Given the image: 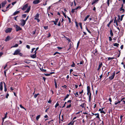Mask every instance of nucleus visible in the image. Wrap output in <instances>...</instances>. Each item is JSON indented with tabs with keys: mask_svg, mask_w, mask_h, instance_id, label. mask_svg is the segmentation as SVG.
<instances>
[{
	"mask_svg": "<svg viewBox=\"0 0 125 125\" xmlns=\"http://www.w3.org/2000/svg\"><path fill=\"white\" fill-rule=\"evenodd\" d=\"M12 30V28H7L5 31V32L6 33L10 32Z\"/></svg>",
	"mask_w": 125,
	"mask_h": 125,
	"instance_id": "39448f33",
	"label": "nucleus"
},
{
	"mask_svg": "<svg viewBox=\"0 0 125 125\" xmlns=\"http://www.w3.org/2000/svg\"><path fill=\"white\" fill-rule=\"evenodd\" d=\"M35 49V48H33L31 49V53H32L33 51Z\"/></svg>",
	"mask_w": 125,
	"mask_h": 125,
	"instance_id": "680f3d73",
	"label": "nucleus"
},
{
	"mask_svg": "<svg viewBox=\"0 0 125 125\" xmlns=\"http://www.w3.org/2000/svg\"><path fill=\"white\" fill-rule=\"evenodd\" d=\"M87 95L89 96V101H90L91 99V92L90 91H89V92L88 91H87Z\"/></svg>",
	"mask_w": 125,
	"mask_h": 125,
	"instance_id": "423d86ee",
	"label": "nucleus"
},
{
	"mask_svg": "<svg viewBox=\"0 0 125 125\" xmlns=\"http://www.w3.org/2000/svg\"><path fill=\"white\" fill-rule=\"evenodd\" d=\"M110 34L111 36H113V33L112 30L111 29L110 30Z\"/></svg>",
	"mask_w": 125,
	"mask_h": 125,
	"instance_id": "72a5a7b5",
	"label": "nucleus"
},
{
	"mask_svg": "<svg viewBox=\"0 0 125 125\" xmlns=\"http://www.w3.org/2000/svg\"><path fill=\"white\" fill-rule=\"evenodd\" d=\"M99 0H93V1L92 3V5H93L95 3L98 2Z\"/></svg>",
	"mask_w": 125,
	"mask_h": 125,
	"instance_id": "f3484780",
	"label": "nucleus"
},
{
	"mask_svg": "<svg viewBox=\"0 0 125 125\" xmlns=\"http://www.w3.org/2000/svg\"><path fill=\"white\" fill-rule=\"evenodd\" d=\"M7 113L6 112V114L5 115L4 117L3 118V122L4 121V119L6 118H7Z\"/></svg>",
	"mask_w": 125,
	"mask_h": 125,
	"instance_id": "2f4dec72",
	"label": "nucleus"
},
{
	"mask_svg": "<svg viewBox=\"0 0 125 125\" xmlns=\"http://www.w3.org/2000/svg\"><path fill=\"white\" fill-rule=\"evenodd\" d=\"M109 41H112V37H109Z\"/></svg>",
	"mask_w": 125,
	"mask_h": 125,
	"instance_id": "338daca9",
	"label": "nucleus"
},
{
	"mask_svg": "<svg viewBox=\"0 0 125 125\" xmlns=\"http://www.w3.org/2000/svg\"><path fill=\"white\" fill-rule=\"evenodd\" d=\"M103 65V64L102 62H99V64L98 66V67L99 68H101V67Z\"/></svg>",
	"mask_w": 125,
	"mask_h": 125,
	"instance_id": "473e14b6",
	"label": "nucleus"
},
{
	"mask_svg": "<svg viewBox=\"0 0 125 125\" xmlns=\"http://www.w3.org/2000/svg\"><path fill=\"white\" fill-rule=\"evenodd\" d=\"M67 18L69 20V23H71V18H69V17H68V16H67Z\"/></svg>",
	"mask_w": 125,
	"mask_h": 125,
	"instance_id": "79ce46f5",
	"label": "nucleus"
},
{
	"mask_svg": "<svg viewBox=\"0 0 125 125\" xmlns=\"http://www.w3.org/2000/svg\"><path fill=\"white\" fill-rule=\"evenodd\" d=\"M40 69L42 71L44 72H46V70L43 69V68H41Z\"/></svg>",
	"mask_w": 125,
	"mask_h": 125,
	"instance_id": "58836bf2",
	"label": "nucleus"
},
{
	"mask_svg": "<svg viewBox=\"0 0 125 125\" xmlns=\"http://www.w3.org/2000/svg\"><path fill=\"white\" fill-rule=\"evenodd\" d=\"M73 73H73V75L74 76H78V74L77 73H75L74 72H73Z\"/></svg>",
	"mask_w": 125,
	"mask_h": 125,
	"instance_id": "c85d7f7f",
	"label": "nucleus"
},
{
	"mask_svg": "<svg viewBox=\"0 0 125 125\" xmlns=\"http://www.w3.org/2000/svg\"><path fill=\"white\" fill-rule=\"evenodd\" d=\"M86 117L87 118H91V116L90 115H87Z\"/></svg>",
	"mask_w": 125,
	"mask_h": 125,
	"instance_id": "e433bc0d",
	"label": "nucleus"
},
{
	"mask_svg": "<svg viewBox=\"0 0 125 125\" xmlns=\"http://www.w3.org/2000/svg\"><path fill=\"white\" fill-rule=\"evenodd\" d=\"M90 125H95V122H93L91 123Z\"/></svg>",
	"mask_w": 125,
	"mask_h": 125,
	"instance_id": "774afa93",
	"label": "nucleus"
},
{
	"mask_svg": "<svg viewBox=\"0 0 125 125\" xmlns=\"http://www.w3.org/2000/svg\"><path fill=\"white\" fill-rule=\"evenodd\" d=\"M13 26L16 28V31L17 32L22 30V28L17 25L14 24Z\"/></svg>",
	"mask_w": 125,
	"mask_h": 125,
	"instance_id": "f03ea898",
	"label": "nucleus"
},
{
	"mask_svg": "<svg viewBox=\"0 0 125 125\" xmlns=\"http://www.w3.org/2000/svg\"><path fill=\"white\" fill-rule=\"evenodd\" d=\"M112 75L110 77H109V78L110 80H111L113 79L115 75V72L113 73L112 74Z\"/></svg>",
	"mask_w": 125,
	"mask_h": 125,
	"instance_id": "0eeeda50",
	"label": "nucleus"
},
{
	"mask_svg": "<svg viewBox=\"0 0 125 125\" xmlns=\"http://www.w3.org/2000/svg\"><path fill=\"white\" fill-rule=\"evenodd\" d=\"M7 2L6 0L3 1L1 3L2 7H4L5 5L7 3Z\"/></svg>",
	"mask_w": 125,
	"mask_h": 125,
	"instance_id": "9b49d317",
	"label": "nucleus"
},
{
	"mask_svg": "<svg viewBox=\"0 0 125 125\" xmlns=\"http://www.w3.org/2000/svg\"><path fill=\"white\" fill-rule=\"evenodd\" d=\"M81 8V7L80 6H79L77 7L76 8H75V10H76L77 9H78L79 8L80 9Z\"/></svg>",
	"mask_w": 125,
	"mask_h": 125,
	"instance_id": "0e129e2a",
	"label": "nucleus"
},
{
	"mask_svg": "<svg viewBox=\"0 0 125 125\" xmlns=\"http://www.w3.org/2000/svg\"><path fill=\"white\" fill-rule=\"evenodd\" d=\"M5 125H12V123L9 121H7L4 123Z\"/></svg>",
	"mask_w": 125,
	"mask_h": 125,
	"instance_id": "20e7f679",
	"label": "nucleus"
},
{
	"mask_svg": "<svg viewBox=\"0 0 125 125\" xmlns=\"http://www.w3.org/2000/svg\"><path fill=\"white\" fill-rule=\"evenodd\" d=\"M21 26H24L26 23V21L25 20L22 19L21 20Z\"/></svg>",
	"mask_w": 125,
	"mask_h": 125,
	"instance_id": "6e6552de",
	"label": "nucleus"
},
{
	"mask_svg": "<svg viewBox=\"0 0 125 125\" xmlns=\"http://www.w3.org/2000/svg\"><path fill=\"white\" fill-rule=\"evenodd\" d=\"M79 26H80L81 29H82V23L81 22H79Z\"/></svg>",
	"mask_w": 125,
	"mask_h": 125,
	"instance_id": "4c0bfd02",
	"label": "nucleus"
},
{
	"mask_svg": "<svg viewBox=\"0 0 125 125\" xmlns=\"http://www.w3.org/2000/svg\"><path fill=\"white\" fill-rule=\"evenodd\" d=\"M35 20H36L37 21V22H39L40 21V20L38 18L37 19V18L35 19Z\"/></svg>",
	"mask_w": 125,
	"mask_h": 125,
	"instance_id": "052dcab7",
	"label": "nucleus"
},
{
	"mask_svg": "<svg viewBox=\"0 0 125 125\" xmlns=\"http://www.w3.org/2000/svg\"><path fill=\"white\" fill-rule=\"evenodd\" d=\"M26 47L28 49H29L30 48V46L28 45H27L26 46Z\"/></svg>",
	"mask_w": 125,
	"mask_h": 125,
	"instance_id": "13d9d810",
	"label": "nucleus"
},
{
	"mask_svg": "<svg viewBox=\"0 0 125 125\" xmlns=\"http://www.w3.org/2000/svg\"><path fill=\"white\" fill-rule=\"evenodd\" d=\"M18 54L21 56H22L23 55L20 52H19Z\"/></svg>",
	"mask_w": 125,
	"mask_h": 125,
	"instance_id": "5fc2aeb1",
	"label": "nucleus"
},
{
	"mask_svg": "<svg viewBox=\"0 0 125 125\" xmlns=\"http://www.w3.org/2000/svg\"><path fill=\"white\" fill-rule=\"evenodd\" d=\"M75 24H76V27H78V23L76 21H75Z\"/></svg>",
	"mask_w": 125,
	"mask_h": 125,
	"instance_id": "e2e57ef3",
	"label": "nucleus"
},
{
	"mask_svg": "<svg viewBox=\"0 0 125 125\" xmlns=\"http://www.w3.org/2000/svg\"><path fill=\"white\" fill-rule=\"evenodd\" d=\"M59 20V19L58 18L55 19V21H52L51 22H53L54 23V24L55 25H56L57 24V23L58 22Z\"/></svg>",
	"mask_w": 125,
	"mask_h": 125,
	"instance_id": "9d476101",
	"label": "nucleus"
},
{
	"mask_svg": "<svg viewBox=\"0 0 125 125\" xmlns=\"http://www.w3.org/2000/svg\"><path fill=\"white\" fill-rule=\"evenodd\" d=\"M24 62L26 63L27 64H29L30 63V60L28 59H25V60Z\"/></svg>",
	"mask_w": 125,
	"mask_h": 125,
	"instance_id": "4468645a",
	"label": "nucleus"
},
{
	"mask_svg": "<svg viewBox=\"0 0 125 125\" xmlns=\"http://www.w3.org/2000/svg\"><path fill=\"white\" fill-rule=\"evenodd\" d=\"M26 14H22V17L23 18H25L26 17Z\"/></svg>",
	"mask_w": 125,
	"mask_h": 125,
	"instance_id": "8fccbe9b",
	"label": "nucleus"
},
{
	"mask_svg": "<svg viewBox=\"0 0 125 125\" xmlns=\"http://www.w3.org/2000/svg\"><path fill=\"white\" fill-rule=\"evenodd\" d=\"M113 21L112 20H111L109 22V23L107 24V26L108 27H109L110 26V24L111 23L113 22Z\"/></svg>",
	"mask_w": 125,
	"mask_h": 125,
	"instance_id": "7c9ffc66",
	"label": "nucleus"
},
{
	"mask_svg": "<svg viewBox=\"0 0 125 125\" xmlns=\"http://www.w3.org/2000/svg\"><path fill=\"white\" fill-rule=\"evenodd\" d=\"M125 4V3H124L123 2L121 4V7H120V8H123V7L124 6V5Z\"/></svg>",
	"mask_w": 125,
	"mask_h": 125,
	"instance_id": "49530a36",
	"label": "nucleus"
},
{
	"mask_svg": "<svg viewBox=\"0 0 125 125\" xmlns=\"http://www.w3.org/2000/svg\"><path fill=\"white\" fill-rule=\"evenodd\" d=\"M110 0H107V4L108 5V6H109L110 3H109V1Z\"/></svg>",
	"mask_w": 125,
	"mask_h": 125,
	"instance_id": "de8ad7c7",
	"label": "nucleus"
},
{
	"mask_svg": "<svg viewBox=\"0 0 125 125\" xmlns=\"http://www.w3.org/2000/svg\"><path fill=\"white\" fill-rule=\"evenodd\" d=\"M119 11L121 12V13H124L125 11V9L123 8H120L119 9Z\"/></svg>",
	"mask_w": 125,
	"mask_h": 125,
	"instance_id": "1a4fd4ad",
	"label": "nucleus"
},
{
	"mask_svg": "<svg viewBox=\"0 0 125 125\" xmlns=\"http://www.w3.org/2000/svg\"><path fill=\"white\" fill-rule=\"evenodd\" d=\"M59 104L58 103V102H57L56 104V105H55V108H56L59 105Z\"/></svg>",
	"mask_w": 125,
	"mask_h": 125,
	"instance_id": "09e8293b",
	"label": "nucleus"
},
{
	"mask_svg": "<svg viewBox=\"0 0 125 125\" xmlns=\"http://www.w3.org/2000/svg\"><path fill=\"white\" fill-rule=\"evenodd\" d=\"M124 15V14H123L121 15V18L120 19V21H122V20L123 18Z\"/></svg>",
	"mask_w": 125,
	"mask_h": 125,
	"instance_id": "c9c22d12",
	"label": "nucleus"
},
{
	"mask_svg": "<svg viewBox=\"0 0 125 125\" xmlns=\"http://www.w3.org/2000/svg\"><path fill=\"white\" fill-rule=\"evenodd\" d=\"M3 90V82H1L0 83V90L1 91Z\"/></svg>",
	"mask_w": 125,
	"mask_h": 125,
	"instance_id": "ddd939ff",
	"label": "nucleus"
},
{
	"mask_svg": "<svg viewBox=\"0 0 125 125\" xmlns=\"http://www.w3.org/2000/svg\"><path fill=\"white\" fill-rule=\"evenodd\" d=\"M84 61L83 60L80 62V63H79V64H82L83 63H84Z\"/></svg>",
	"mask_w": 125,
	"mask_h": 125,
	"instance_id": "3c124183",
	"label": "nucleus"
},
{
	"mask_svg": "<svg viewBox=\"0 0 125 125\" xmlns=\"http://www.w3.org/2000/svg\"><path fill=\"white\" fill-rule=\"evenodd\" d=\"M114 22V23H116L117 26H118V23H117V21L116 20V17H115V18Z\"/></svg>",
	"mask_w": 125,
	"mask_h": 125,
	"instance_id": "b1692460",
	"label": "nucleus"
},
{
	"mask_svg": "<svg viewBox=\"0 0 125 125\" xmlns=\"http://www.w3.org/2000/svg\"><path fill=\"white\" fill-rule=\"evenodd\" d=\"M18 45L17 44H15L14 46H12V47H18Z\"/></svg>",
	"mask_w": 125,
	"mask_h": 125,
	"instance_id": "37998d69",
	"label": "nucleus"
},
{
	"mask_svg": "<svg viewBox=\"0 0 125 125\" xmlns=\"http://www.w3.org/2000/svg\"><path fill=\"white\" fill-rule=\"evenodd\" d=\"M54 81L55 87V88L57 89V83L56 82V79H54Z\"/></svg>",
	"mask_w": 125,
	"mask_h": 125,
	"instance_id": "bb28decb",
	"label": "nucleus"
},
{
	"mask_svg": "<svg viewBox=\"0 0 125 125\" xmlns=\"http://www.w3.org/2000/svg\"><path fill=\"white\" fill-rule=\"evenodd\" d=\"M123 116L121 115L120 116V122H121L122 121V117H123Z\"/></svg>",
	"mask_w": 125,
	"mask_h": 125,
	"instance_id": "4d7b16f0",
	"label": "nucleus"
},
{
	"mask_svg": "<svg viewBox=\"0 0 125 125\" xmlns=\"http://www.w3.org/2000/svg\"><path fill=\"white\" fill-rule=\"evenodd\" d=\"M89 16H90L89 15H87L86 16V17H85V18L84 19L83 21H86L87 20V19L89 17Z\"/></svg>",
	"mask_w": 125,
	"mask_h": 125,
	"instance_id": "cd10ccee",
	"label": "nucleus"
},
{
	"mask_svg": "<svg viewBox=\"0 0 125 125\" xmlns=\"http://www.w3.org/2000/svg\"><path fill=\"white\" fill-rule=\"evenodd\" d=\"M40 1L39 0H35L33 1V3L34 4H36L39 3Z\"/></svg>",
	"mask_w": 125,
	"mask_h": 125,
	"instance_id": "f8f14e48",
	"label": "nucleus"
},
{
	"mask_svg": "<svg viewBox=\"0 0 125 125\" xmlns=\"http://www.w3.org/2000/svg\"><path fill=\"white\" fill-rule=\"evenodd\" d=\"M30 57H31L33 58H35L36 57V55L35 54H33L31 55Z\"/></svg>",
	"mask_w": 125,
	"mask_h": 125,
	"instance_id": "a211bd4d",
	"label": "nucleus"
},
{
	"mask_svg": "<svg viewBox=\"0 0 125 125\" xmlns=\"http://www.w3.org/2000/svg\"><path fill=\"white\" fill-rule=\"evenodd\" d=\"M69 96V94H67V95H66V96L65 97V98H66V99H67V98H68Z\"/></svg>",
	"mask_w": 125,
	"mask_h": 125,
	"instance_id": "69168bd1",
	"label": "nucleus"
},
{
	"mask_svg": "<svg viewBox=\"0 0 125 125\" xmlns=\"http://www.w3.org/2000/svg\"><path fill=\"white\" fill-rule=\"evenodd\" d=\"M17 2L16 1H15L13 2L12 3V4L13 5H14L15 4H16Z\"/></svg>",
	"mask_w": 125,
	"mask_h": 125,
	"instance_id": "bf43d9fd",
	"label": "nucleus"
},
{
	"mask_svg": "<svg viewBox=\"0 0 125 125\" xmlns=\"http://www.w3.org/2000/svg\"><path fill=\"white\" fill-rule=\"evenodd\" d=\"M40 115H39L37 116L36 117V120H37L38 121L39 119L40 118Z\"/></svg>",
	"mask_w": 125,
	"mask_h": 125,
	"instance_id": "c756f323",
	"label": "nucleus"
},
{
	"mask_svg": "<svg viewBox=\"0 0 125 125\" xmlns=\"http://www.w3.org/2000/svg\"><path fill=\"white\" fill-rule=\"evenodd\" d=\"M39 14L38 13H37L36 14V15L34 16V19L35 20V19L37 18V19L39 18Z\"/></svg>",
	"mask_w": 125,
	"mask_h": 125,
	"instance_id": "dca6fc26",
	"label": "nucleus"
},
{
	"mask_svg": "<svg viewBox=\"0 0 125 125\" xmlns=\"http://www.w3.org/2000/svg\"><path fill=\"white\" fill-rule=\"evenodd\" d=\"M71 104H70L69 105L67 106L66 107L67 108H69L71 106Z\"/></svg>",
	"mask_w": 125,
	"mask_h": 125,
	"instance_id": "864d4df0",
	"label": "nucleus"
},
{
	"mask_svg": "<svg viewBox=\"0 0 125 125\" xmlns=\"http://www.w3.org/2000/svg\"><path fill=\"white\" fill-rule=\"evenodd\" d=\"M87 91L89 92V91H90V88L89 86H88L87 87Z\"/></svg>",
	"mask_w": 125,
	"mask_h": 125,
	"instance_id": "f704fd0d",
	"label": "nucleus"
},
{
	"mask_svg": "<svg viewBox=\"0 0 125 125\" xmlns=\"http://www.w3.org/2000/svg\"><path fill=\"white\" fill-rule=\"evenodd\" d=\"M68 49L67 50V51H68L72 47V44L71 43H70L69 45V46H68Z\"/></svg>",
	"mask_w": 125,
	"mask_h": 125,
	"instance_id": "a878e982",
	"label": "nucleus"
},
{
	"mask_svg": "<svg viewBox=\"0 0 125 125\" xmlns=\"http://www.w3.org/2000/svg\"><path fill=\"white\" fill-rule=\"evenodd\" d=\"M21 51L19 49H18L15 50L13 54L14 55H17L19 54V52Z\"/></svg>",
	"mask_w": 125,
	"mask_h": 125,
	"instance_id": "7ed1b4c3",
	"label": "nucleus"
},
{
	"mask_svg": "<svg viewBox=\"0 0 125 125\" xmlns=\"http://www.w3.org/2000/svg\"><path fill=\"white\" fill-rule=\"evenodd\" d=\"M92 114L93 115H97L96 116V117L97 118H98L99 119H100V118L99 116V114L97 113V114H94V113H92Z\"/></svg>",
	"mask_w": 125,
	"mask_h": 125,
	"instance_id": "aec40b11",
	"label": "nucleus"
},
{
	"mask_svg": "<svg viewBox=\"0 0 125 125\" xmlns=\"http://www.w3.org/2000/svg\"><path fill=\"white\" fill-rule=\"evenodd\" d=\"M75 10V9H72V11L71 12L73 13L74 12V10Z\"/></svg>",
	"mask_w": 125,
	"mask_h": 125,
	"instance_id": "6e6d98bb",
	"label": "nucleus"
},
{
	"mask_svg": "<svg viewBox=\"0 0 125 125\" xmlns=\"http://www.w3.org/2000/svg\"><path fill=\"white\" fill-rule=\"evenodd\" d=\"M94 54L95 56H97L98 54V51L96 49H95V52Z\"/></svg>",
	"mask_w": 125,
	"mask_h": 125,
	"instance_id": "412c9836",
	"label": "nucleus"
},
{
	"mask_svg": "<svg viewBox=\"0 0 125 125\" xmlns=\"http://www.w3.org/2000/svg\"><path fill=\"white\" fill-rule=\"evenodd\" d=\"M20 107L21 108H22V109H25V110H26V109L24 108L22 105L21 104H20Z\"/></svg>",
	"mask_w": 125,
	"mask_h": 125,
	"instance_id": "c03bdc74",
	"label": "nucleus"
},
{
	"mask_svg": "<svg viewBox=\"0 0 125 125\" xmlns=\"http://www.w3.org/2000/svg\"><path fill=\"white\" fill-rule=\"evenodd\" d=\"M20 12V11H15L13 14V15H15L19 13Z\"/></svg>",
	"mask_w": 125,
	"mask_h": 125,
	"instance_id": "6ab92c4d",
	"label": "nucleus"
},
{
	"mask_svg": "<svg viewBox=\"0 0 125 125\" xmlns=\"http://www.w3.org/2000/svg\"><path fill=\"white\" fill-rule=\"evenodd\" d=\"M113 45L114 46H116L117 47H118L119 45V44L117 43H115L113 44Z\"/></svg>",
	"mask_w": 125,
	"mask_h": 125,
	"instance_id": "5701e85b",
	"label": "nucleus"
},
{
	"mask_svg": "<svg viewBox=\"0 0 125 125\" xmlns=\"http://www.w3.org/2000/svg\"><path fill=\"white\" fill-rule=\"evenodd\" d=\"M10 39V36H8L6 38L5 41L6 42L9 41Z\"/></svg>",
	"mask_w": 125,
	"mask_h": 125,
	"instance_id": "2eb2a0df",
	"label": "nucleus"
},
{
	"mask_svg": "<svg viewBox=\"0 0 125 125\" xmlns=\"http://www.w3.org/2000/svg\"><path fill=\"white\" fill-rule=\"evenodd\" d=\"M85 105V103H83L81 105H80V106L82 107V108H83L84 107V105Z\"/></svg>",
	"mask_w": 125,
	"mask_h": 125,
	"instance_id": "ea45409f",
	"label": "nucleus"
},
{
	"mask_svg": "<svg viewBox=\"0 0 125 125\" xmlns=\"http://www.w3.org/2000/svg\"><path fill=\"white\" fill-rule=\"evenodd\" d=\"M74 94L75 95L76 97H78V96L79 95L77 92L76 93H74Z\"/></svg>",
	"mask_w": 125,
	"mask_h": 125,
	"instance_id": "a18cd8bd",
	"label": "nucleus"
},
{
	"mask_svg": "<svg viewBox=\"0 0 125 125\" xmlns=\"http://www.w3.org/2000/svg\"><path fill=\"white\" fill-rule=\"evenodd\" d=\"M86 29L87 31L90 34H91V31L89 30L88 29V28L87 27H86Z\"/></svg>",
	"mask_w": 125,
	"mask_h": 125,
	"instance_id": "a19ab883",
	"label": "nucleus"
},
{
	"mask_svg": "<svg viewBox=\"0 0 125 125\" xmlns=\"http://www.w3.org/2000/svg\"><path fill=\"white\" fill-rule=\"evenodd\" d=\"M3 83L4 85V91L6 92L7 91V88L6 87V84L4 82H3Z\"/></svg>",
	"mask_w": 125,
	"mask_h": 125,
	"instance_id": "4be33fe9",
	"label": "nucleus"
},
{
	"mask_svg": "<svg viewBox=\"0 0 125 125\" xmlns=\"http://www.w3.org/2000/svg\"><path fill=\"white\" fill-rule=\"evenodd\" d=\"M75 65V64L74 63V62H73V64L71 65V66L72 67H74Z\"/></svg>",
	"mask_w": 125,
	"mask_h": 125,
	"instance_id": "603ef678",
	"label": "nucleus"
},
{
	"mask_svg": "<svg viewBox=\"0 0 125 125\" xmlns=\"http://www.w3.org/2000/svg\"><path fill=\"white\" fill-rule=\"evenodd\" d=\"M25 11H24L25 13H28L31 10V6H28V4L27 3L24 5L23 7L21 8L22 10H25L27 8H28Z\"/></svg>",
	"mask_w": 125,
	"mask_h": 125,
	"instance_id": "f257e3e1",
	"label": "nucleus"
},
{
	"mask_svg": "<svg viewBox=\"0 0 125 125\" xmlns=\"http://www.w3.org/2000/svg\"><path fill=\"white\" fill-rule=\"evenodd\" d=\"M99 111H100V112L101 113H103L104 114H106V113L104 111H103L101 110V109H99Z\"/></svg>",
	"mask_w": 125,
	"mask_h": 125,
	"instance_id": "393cba45",
	"label": "nucleus"
}]
</instances>
